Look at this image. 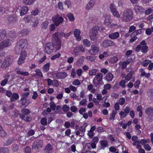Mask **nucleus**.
<instances>
[{"label":"nucleus","instance_id":"42","mask_svg":"<svg viewBox=\"0 0 153 153\" xmlns=\"http://www.w3.org/2000/svg\"><path fill=\"white\" fill-rule=\"evenodd\" d=\"M40 123L42 125H46L47 124L46 118L43 117L40 120Z\"/></svg>","mask_w":153,"mask_h":153},{"label":"nucleus","instance_id":"57","mask_svg":"<svg viewBox=\"0 0 153 153\" xmlns=\"http://www.w3.org/2000/svg\"><path fill=\"white\" fill-rule=\"evenodd\" d=\"M61 54L59 53H58L56 55H55L52 56L51 58V59L53 60L56 58H57L60 56Z\"/></svg>","mask_w":153,"mask_h":153},{"label":"nucleus","instance_id":"44","mask_svg":"<svg viewBox=\"0 0 153 153\" xmlns=\"http://www.w3.org/2000/svg\"><path fill=\"white\" fill-rule=\"evenodd\" d=\"M49 22L48 21H46L43 22L42 24V28L43 29H45L47 27Z\"/></svg>","mask_w":153,"mask_h":153},{"label":"nucleus","instance_id":"16","mask_svg":"<svg viewBox=\"0 0 153 153\" xmlns=\"http://www.w3.org/2000/svg\"><path fill=\"white\" fill-rule=\"evenodd\" d=\"M7 20L9 23H13L17 21V16L15 15H11L8 16Z\"/></svg>","mask_w":153,"mask_h":153},{"label":"nucleus","instance_id":"27","mask_svg":"<svg viewBox=\"0 0 153 153\" xmlns=\"http://www.w3.org/2000/svg\"><path fill=\"white\" fill-rule=\"evenodd\" d=\"M19 34L23 36H26L29 33V30L27 29H24L21 30L19 32Z\"/></svg>","mask_w":153,"mask_h":153},{"label":"nucleus","instance_id":"34","mask_svg":"<svg viewBox=\"0 0 153 153\" xmlns=\"http://www.w3.org/2000/svg\"><path fill=\"white\" fill-rule=\"evenodd\" d=\"M79 48L76 47L74 48L73 50L74 53L76 56H77L79 55L80 51L79 50Z\"/></svg>","mask_w":153,"mask_h":153},{"label":"nucleus","instance_id":"59","mask_svg":"<svg viewBox=\"0 0 153 153\" xmlns=\"http://www.w3.org/2000/svg\"><path fill=\"white\" fill-rule=\"evenodd\" d=\"M87 102V101L85 99H83L80 102L79 105H85L86 103Z\"/></svg>","mask_w":153,"mask_h":153},{"label":"nucleus","instance_id":"33","mask_svg":"<svg viewBox=\"0 0 153 153\" xmlns=\"http://www.w3.org/2000/svg\"><path fill=\"white\" fill-rule=\"evenodd\" d=\"M148 47L146 45L142 46L141 48V50L142 53H146L148 52Z\"/></svg>","mask_w":153,"mask_h":153},{"label":"nucleus","instance_id":"10","mask_svg":"<svg viewBox=\"0 0 153 153\" xmlns=\"http://www.w3.org/2000/svg\"><path fill=\"white\" fill-rule=\"evenodd\" d=\"M134 71H130L129 73H128L126 75L125 74H121V77L122 79H123L126 82L129 81L131 79L133 75L134 74Z\"/></svg>","mask_w":153,"mask_h":153},{"label":"nucleus","instance_id":"61","mask_svg":"<svg viewBox=\"0 0 153 153\" xmlns=\"http://www.w3.org/2000/svg\"><path fill=\"white\" fill-rule=\"evenodd\" d=\"M117 58L116 56H113L111 58V62L112 63L116 62L117 61Z\"/></svg>","mask_w":153,"mask_h":153},{"label":"nucleus","instance_id":"47","mask_svg":"<svg viewBox=\"0 0 153 153\" xmlns=\"http://www.w3.org/2000/svg\"><path fill=\"white\" fill-rule=\"evenodd\" d=\"M68 16L69 20L71 21H74V15L71 13H69L68 15Z\"/></svg>","mask_w":153,"mask_h":153},{"label":"nucleus","instance_id":"49","mask_svg":"<svg viewBox=\"0 0 153 153\" xmlns=\"http://www.w3.org/2000/svg\"><path fill=\"white\" fill-rule=\"evenodd\" d=\"M136 36H134L133 35L132 36L131 34V38L130 40V42L132 43L136 40L138 38Z\"/></svg>","mask_w":153,"mask_h":153},{"label":"nucleus","instance_id":"54","mask_svg":"<svg viewBox=\"0 0 153 153\" xmlns=\"http://www.w3.org/2000/svg\"><path fill=\"white\" fill-rule=\"evenodd\" d=\"M105 22H110L111 17L109 15H106L105 16Z\"/></svg>","mask_w":153,"mask_h":153},{"label":"nucleus","instance_id":"48","mask_svg":"<svg viewBox=\"0 0 153 153\" xmlns=\"http://www.w3.org/2000/svg\"><path fill=\"white\" fill-rule=\"evenodd\" d=\"M7 134L6 132L3 129L0 131V136L1 137H6Z\"/></svg>","mask_w":153,"mask_h":153},{"label":"nucleus","instance_id":"24","mask_svg":"<svg viewBox=\"0 0 153 153\" xmlns=\"http://www.w3.org/2000/svg\"><path fill=\"white\" fill-rule=\"evenodd\" d=\"M99 82H97V84L99 85L100 84L99 82L101 81L102 79L103 75L101 73H98L97 74L95 77Z\"/></svg>","mask_w":153,"mask_h":153},{"label":"nucleus","instance_id":"64","mask_svg":"<svg viewBox=\"0 0 153 153\" xmlns=\"http://www.w3.org/2000/svg\"><path fill=\"white\" fill-rule=\"evenodd\" d=\"M59 83L58 81L56 80H53L52 85L54 86L57 87L59 86Z\"/></svg>","mask_w":153,"mask_h":153},{"label":"nucleus","instance_id":"43","mask_svg":"<svg viewBox=\"0 0 153 153\" xmlns=\"http://www.w3.org/2000/svg\"><path fill=\"white\" fill-rule=\"evenodd\" d=\"M86 59H87L91 62L94 61L95 59V57L94 56H87L86 57Z\"/></svg>","mask_w":153,"mask_h":153},{"label":"nucleus","instance_id":"7","mask_svg":"<svg viewBox=\"0 0 153 153\" xmlns=\"http://www.w3.org/2000/svg\"><path fill=\"white\" fill-rule=\"evenodd\" d=\"M54 49L53 43L50 42L46 44L45 47V52L50 54L53 51Z\"/></svg>","mask_w":153,"mask_h":153},{"label":"nucleus","instance_id":"50","mask_svg":"<svg viewBox=\"0 0 153 153\" xmlns=\"http://www.w3.org/2000/svg\"><path fill=\"white\" fill-rule=\"evenodd\" d=\"M50 107L54 111L56 108V105L53 101L51 102L50 103Z\"/></svg>","mask_w":153,"mask_h":153},{"label":"nucleus","instance_id":"35","mask_svg":"<svg viewBox=\"0 0 153 153\" xmlns=\"http://www.w3.org/2000/svg\"><path fill=\"white\" fill-rule=\"evenodd\" d=\"M113 16L117 18L120 17V15L117 10H111Z\"/></svg>","mask_w":153,"mask_h":153},{"label":"nucleus","instance_id":"6","mask_svg":"<svg viewBox=\"0 0 153 153\" xmlns=\"http://www.w3.org/2000/svg\"><path fill=\"white\" fill-rule=\"evenodd\" d=\"M43 143L42 140H37L34 141L32 146L33 149L36 150H39L43 147Z\"/></svg>","mask_w":153,"mask_h":153},{"label":"nucleus","instance_id":"55","mask_svg":"<svg viewBox=\"0 0 153 153\" xmlns=\"http://www.w3.org/2000/svg\"><path fill=\"white\" fill-rule=\"evenodd\" d=\"M65 5H66L68 7V8L70 9L71 8V2L69 0H66L65 1Z\"/></svg>","mask_w":153,"mask_h":153},{"label":"nucleus","instance_id":"45","mask_svg":"<svg viewBox=\"0 0 153 153\" xmlns=\"http://www.w3.org/2000/svg\"><path fill=\"white\" fill-rule=\"evenodd\" d=\"M142 33L141 30L140 29H139L134 31L132 33V35L134 36H137L139 34H140Z\"/></svg>","mask_w":153,"mask_h":153},{"label":"nucleus","instance_id":"51","mask_svg":"<svg viewBox=\"0 0 153 153\" xmlns=\"http://www.w3.org/2000/svg\"><path fill=\"white\" fill-rule=\"evenodd\" d=\"M140 82V80L138 79L134 83V87L136 88H138Z\"/></svg>","mask_w":153,"mask_h":153},{"label":"nucleus","instance_id":"36","mask_svg":"<svg viewBox=\"0 0 153 153\" xmlns=\"http://www.w3.org/2000/svg\"><path fill=\"white\" fill-rule=\"evenodd\" d=\"M34 0H23V3L25 5L31 4L34 1Z\"/></svg>","mask_w":153,"mask_h":153},{"label":"nucleus","instance_id":"26","mask_svg":"<svg viewBox=\"0 0 153 153\" xmlns=\"http://www.w3.org/2000/svg\"><path fill=\"white\" fill-rule=\"evenodd\" d=\"M145 112L149 115H153V107L147 108L145 110Z\"/></svg>","mask_w":153,"mask_h":153},{"label":"nucleus","instance_id":"5","mask_svg":"<svg viewBox=\"0 0 153 153\" xmlns=\"http://www.w3.org/2000/svg\"><path fill=\"white\" fill-rule=\"evenodd\" d=\"M52 20L55 25L58 26L62 23L64 19L62 17L59 16V14H57L52 17Z\"/></svg>","mask_w":153,"mask_h":153},{"label":"nucleus","instance_id":"62","mask_svg":"<svg viewBox=\"0 0 153 153\" xmlns=\"http://www.w3.org/2000/svg\"><path fill=\"white\" fill-rule=\"evenodd\" d=\"M94 132L91 131H88V135L89 137L90 138H92V137L94 136Z\"/></svg>","mask_w":153,"mask_h":153},{"label":"nucleus","instance_id":"25","mask_svg":"<svg viewBox=\"0 0 153 153\" xmlns=\"http://www.w3.org/2000/svg\"><path fill=\"white\" fill-rule=\"evenodd\" d=\"M113 77V75L111 73H108L106 75V80L109 82L112 80Z\"/></svg>","mask_w":153,"mask_h":153},{"label":"nucleus","instance_id":"3","mask_svg":"<svg viewBox=\"0 0 153 153\" xmlns=\"http://www.w3.org/2000/svg\"><path fill=\"white\" fill-rule=\"evenodd\" d=\"M133 15L131 10H124L123 12V19L124 21L128 22L132 19Z\"/></svg>","mask_w":153,"mask_h":153},{"label":"nucleus","instance_id":"1","mask_svg":"<svg viewBox=\"0 0 153 153\" xmlns=\"http://www.w3.org/2000/svg\"><path fill=\"white\" fill-rule=\"evenodd\" d=\"M13 61V58L11 56L7 57L3 61L0 66L2 69L5 70L9 67Z\"/></svg>","mask_w":153,"mask_h":153},{"label":"nucleus","instance_id":"31","mask_svg":"<svg viewBox=\"0 0 153 153\" xmlns=\"http://www.w3.org/2000/svg\"><path fill=\"white\" fill-rule=\"evenodd\" d=\"M22 112V114H22L24 115H28L30 113V111L28 109L23 108L21 110Z\"/></svg>","mask_w":153,"mask_h":153},{"label":"nucleus","instance_id":"9","mask_svg":"<svg viewBox=\"0 0 153 153\" xmlns=\"http://www.w3.org/2000/svg\"><path fill=\"white\" fill-rule=\"evenodd\" d=\"M58 32L55 33L53 35L52 41L55 43L56 45L58 46L59 49L60 48L61 42L60 39H58Z\"/></svg>","mask_w":153,"mask_h":153},{"label":"nucleus","instance_id":"53","mask_svg":"<svg viewBox=\"0 0 153 153\" xmlns=\"http://www.w3.org/2000/svg\"><path fill=\"white\" fill-rule=\"evenodd\" d=\"M119 101V103L120 105H123L125 102V100L124 98L122 97L120 98Z\"/></svg>","mask_w":153,"mask_h":153},{"label":"nucleus","instance_id":"21","mask_svg":"<svg viewBox=\"0 0 153 153\" xmlns=\"http://www.w3.org/2000/svg\"><path fill=\"white\" fill-rule=\"evenodd\" d=\"M10 76V75L9 74H6L4 76V79L2 80L1 82V85L2 86H4L7 84Z\"/></svg>","mask_w":153,"mask_h":153},{"label":"nucleus","instance_id":"13","mask_svg":"<svg viewBox=\"0 0 153 153\" xmlns=\"http://www.w3.org/2000/svg\"><path fill=\"white\" fill-rule=\"evenodd\" d=\"M10 45L9 39H5L0 42V50L8 47Z\"/></svg>","mask_w":153,"mask_h":153},{"label":"nucleus","instance_id":"37","mask_svg":"<svg viewBox=\"0 0 153 153\" xmlns=\"http://www.w3.org/2000/svg\"><path fill=\"white\" fill-rule=\"evenodd\" d=\"M147 94L150 97V100L153 101V90H151L148 91Z\"/></svg>","mask_w":153,"mask_h":153},{"label":"nucleus","instance_id":"19","mask_svg":"<svg viewBox=\"0 0 153 153\" xmlns=\"http://www.w3.org/2000/svg\"><path fill=\"white\" fill-rule=\"evenodd\" d=\"M120 36V33L118 32H116L111 33L108 35V37L111 39H116Z\"/></svg>","mask_w":153,"mask_h":153},{"label":"nucleus","instance_id":"63","mask_svg":"<svg viewBox=\"0 0 153 153\" xmlns=\"http://www.w3.org/2000/svg\"><path fill=\"white\" fill-rule=\"evenodd\" d=\"M62 109L64 111H67L69 109V107L66 105H64L63 108Z\"/></svg>","mask_w":153,"mask_h":153},{"label":"nucleus","instance_id":"23","mask_svg":"<svg viewBox=\"0 0 153 153\" xmlns=\"http://www.w3.org/2000/svg\"><path fill=\"white\" fill-rule=\"evenodd\" d=\"M19 98V96L18 93H14L12 94L11 97H10V101L12 102L15 101L17 100Z\"/></svg>","mask_w":153,"mask_h":153},{"label":"nucleus","instance_id":"8","mask_svg":"<svg viewBox=\"0 0 153 153\" xmlns=\"http://www.w3.org/2000/svg\"><path fill=\"white\" fill-rule=\"evenodd\" d=\"M99 47L96 45L92 44L91 49L88 50V52L91 54L96 55L99 52Z\"/></svg>","mask_w":153,"mask_h":153},{"label":"nucleus","instance_id":"14","mask_svg":"<svg viewBox=\"0 0 153 153\" xmlns=\"http://www.w3.org/2000/svg\"><path fill=\"white\" fill-rule=\"evenodd\" d=\"M26 55L27 53L26 51H24L21 53L18 62V63L19 65H20L23 63L26 59Z\"/></svg>","mask_w":153,"mask_h":153},{"label":"nucleus","instance_id":"29","mask_svg":"<svg viewBox=\"0 0 153 153\" xmlns=\"http://www.w3.org/2000/svg\"><path fill=\"white\" fill-rule=\"evenodd\" d=\"M30 92H29L22 93L21 95L22 97L20 99L27 100L28 99L27 98L28 97V96L30 95Z\"/></svg>","mask_w":153,"mask_h":153},{"label":"nucleus","instance_id":"11","mask_svg":"<svg viewBox=\"0 0 153 153\" xmlns=\"http://www.w3.org/2000/svg\"><path fill=\"white\" fill-rule=\"evenodd\" d=\"M67 76L66 72H57L53 74V77L55 79H64Z\"/></svg>","mask_w":153,"mask_h":153},{"label":"nucleus","instance_id":"46","mask_svg":"<svg viewBox=\"0 0 153 153\" xmlns=\"http://www.w3.org/2000/svg\"><path fill=\"white\" fill-rule=\"evenodd\" d=\"M126 82H126L124 80H122L120 81L119 84V85H120L122 88H124L126 87L125 83Z\"/></svg>","mask_w":153,"mask_h":153},{"label":"nucleus","instance_id":"30","mask_svg":"<svg viewBox=\"0 0 153 153\" xmlns=\"http://www.w3.org/2000/svg\"><path fill=\"white\" fill-rule=\"evenodd\" d=\"M50 65V62L47 63L44 65L43 69L45 72H47L49 70Z\"/></svg>","mask_w":153,"mask_h":153},{"label":"nucleus","instance_id":"22","mask_svg":"<svg viewBox=\"0 0 153 153\" xmlns=\"http://www.w3.org/2000/svg\"><path fill=\"white\" fill-rule=\"evenodd\" d=\"M7 35L6 31L4 29L0 30V41L4 39Z\"/></svg>","mask_w":153,"mask_h":153},{"label":"nucleus","instance_id":"60","mask_svg":"<svg viewBox=\"0 0 153 153\" xmlns=\"http://www.w3.org/2000/svg\"><path fill=\"white\" fill-rule=\"evenodd\" d=\"M35 72L38 75L42 77L43 76L42 73L40 69H36L35 70Z\"/></svg>","mask_w":153,"mask_h":153},{"label":"nucleus","instance_id":"18","mask_svg":"<svg viewBox=\"0 0 153 153\" xmlns=\"http://www.w3.org/2000/svg\"><path fill=\"white\" fill-rule=\"evenodd\" d=\"M75 37H76V39L78 41H80L81 39V36H80L81 32L80 30L78 29H76L74 32Z\"/></svg>","mask_w":153,"mask_h":153},{"label":"nucleus","instance_id":"12","mask_svg":"<svg viewBox=\"0 0 153 153\" xmlns=\"http://www.w3.org/2000/svg\"><path fill=\"white\" fill-rule=\"evenodd\" d=\"M30 99L27 100L20 99L19 102L21 105V107L23 108L26 107L31 102Z\"/></svg>","mask_w":153,"mask_h":153},{"label":"nucleus","instance_id":"15","mask_svg":"<svg viewBox=\"0 0 153 153\" xmlns=\"http://www.w3.org/2000/svg\"><path fill=\"white\" fill-rule=\"evenodd\" d=\"M114 45V42L110 40L107 39L105 40L102 44V46L104 48H107L109 46H113Z\"/></svg>","mask_w":153,"mask_h":153},{"label":"nucleus","instance_id":"32","mask_svg":"<svg viewBox=\"0 0 153 153\" xmlns=\"http://www.w3.org/2000/svg\"><path fill=\"white\" fill-rule=\"evenodd\" d=\"M83 42L84 45L86 47H90L91 43L87 39H84L83 41Z\"/></svg>","mask_w":153,"mask_h":153},{"label":"nucleus","instance_id":"58","mask_svg":"<svg viewBox=\"0 0 153 153\" xmlns=\"http://www.w3.org/2000/svg\"><path fill=\"white\" fill-rule=\"evenodd\" d=\"M32 17L31 16H28L27 17H25L24 18V20L25 22H27V23H28L30 21V20L31 21L32 20V19H32Z\"/></svg>","mask_w":153,"mask_h":153},{"label":"nucleus","instance_id":"52","mask_svg":"<svg viewBox=\"0 0 153 153\" xmlns=\"http://www.w3.org/2000/svg\"><path fill=\"white\" fill-rule=\"evenodd\" d=\"M117 111H113L112 114L111 115L110 117L109 118V119L110 120H114V119L115 115L116 114H117Z\"/></svg>","mask_w":153,"mask_h":153},{"label":"nucleus","instance_id":"28","mask_svg":"<svg viewBox=\"0 0 153 153\" xmlns=\"http://www.w3.org/2000/svg\"><path fill=\"white\" fill-rule=\"evenodd\" d=\"M94 4V2L92 0H90L89 3L87 4L86 7V9L87 10H89L91 9Z\"/></svg>","mask_w":153,"mask_h":153},{"label":"nucleus","instance_id":"38","mask_svg":"<svg viewBox=\"0 0 153 153\" xmlns=\"http://www.w3.org/2000/svg\"><path fill=\"white\" fill-rule=\"evenodd\" d=\"M97 70L93 69L89 71V74L90 76L95 75L96 74Z\"/></svg>","mask_w":153,"mask_h":153},{"label":"nucleus","instance_id":"20","mask_svg":"<svg viewBox=\"0 0 153 153\" xmlns=\"http://www.w3.org/2000/svg\"><path fill=\"white\" fill-rule=\"evenodd\" d=\"M52 150V146L50 143L48 144L44 149L45 153H50Z\"/></svg>","mask_w":153,"mask_h":153},{"label":"nucleus","instance_id":"4","mask_svg":"<svg viewBox=\"0 0 153 153\" xmlns=\"http://www.w3.org/2000/svg\"><path fill=\"white\" fill-rule=\"evenodd\" d=\"M99 31V27L97 26H94L91 30L89 36L92 41H94L97 39V36Z\"/></svg>","mask_w":153,"mask_h":153},{"label":"nucleus","instance_id":"17","mask_svg":"<svg viewBox=\"0 0 153 153\" xmlns=\"http://www.w3.org/2000/svg\"><path fill=\"white\" fill-rule=\"evenodd\" d=\"M19 116L22 120L25 121L26 122H30L32 120V119L30 116H29L28 115L19 114Z\"/></svg>","mask_w":153,"mask_h":153},{"label":"nucleus","instance_id":"39","mask_svg":"<svg viewBox=\"0 0 153 153\" xmlns=\"http://www.w3.org/2000/svg\"><path fill=\"white\" fill-rule=\"evenodd\" d=\"M13 139L12 137L9 138L7 140L5 144L6 145H8L12 143L13 142Z\"/></svg>","mask_w":153,"mask_h":153},{"label":"nucleus","instance_id":"2","mask_svg":"<svg viewBox=\"0 0 153 153\" xmlns=\"http://www.w3.org/2000/svg\"><path fill=\"white\" fill-rule=\"evenodd\" d=\"M27 40L22 39L19 41L17 43V45L15 47V51L16 53H19L22 51L24 47L27 45Z\"/></svg>","mask_w":153,"mask_h":153},{"label":"nucleus","instance_id":"40","mask_svg":"<svg viewBox=\"0 0 153 153\" xmlns=\"http://www.w3.org/2000/svg\"><path fill=\"white\" fill-rule=\"evenodd\" d=\"M9 150L7 148H0V153H9Z\"/></svg>","mask_w":153,"mask_h":153},{"label":"nucleus","instance_id":"56","mask_svg":"<svg viewBox=\"0 0 153 153\" xmlns=\"http://www.w3.org/2000/svg\"><path fill=\"white\" fill-rule=\"evenodd\" d=\"M150 61L149 60H145L144 62H142V64L145 67L147 66L150 63Z\"/></svg>","mask_w":153,"mask_h":153},{"label":"nucleus","instance_id":"41","mask_svg":"<svg viewBox=\"0 0 153 153\" xmlns=\"http://www.w3.org/2000/svg\"><path fill=\"white\" fill-rule=\"evenodd\" d=\"M100 143L101 144V146L103 147H107L108 145V142L106 140H103L100 141Z\"/></svg>","mask_w":153,"mask_h":153}]
</instances>
